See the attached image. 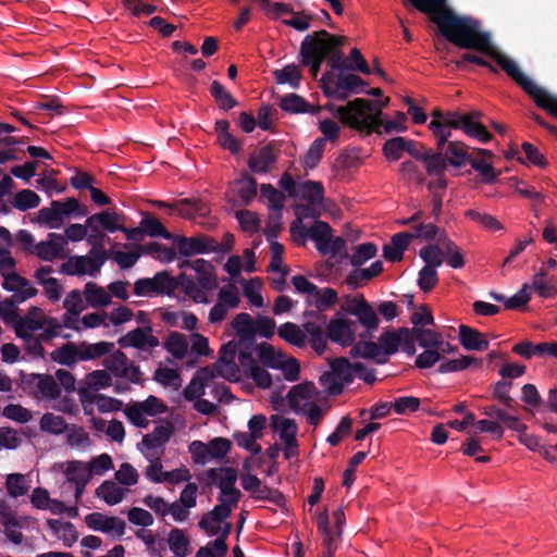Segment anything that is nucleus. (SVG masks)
<instances>
[{"mask_svg": "<svg viewBox=\"0 0 557 557\" xmlns=\"http://www.w3.org/2000/svg\"><path fill=\"white\" fill-rule=\"evenodd\" d=\"M492 37H437L435 48L438 50L445 45V40L460 49H472L493 59L536 103L557 119V97L552 96L545 89L540 88L533 81L527 77L517 63L502 54L491 42Z\"/></svg>", "mask_w": 557, "mask_h": 557, "instance_id": "nucleus-1", "label": "nucleus"}, {"mask_svg": "<svg viewBox=\"0 0 557 557\" xmlns=\"http://www.w3.org/2000/svg\"><path fill=\"white\" fill-rule=\"evenodd\" d=\"M401 348L408 356L416 354L408 327L385 331L379 337V343L360 341L350 350L352 357L372 359L377 363H386L388 357Z\"/></svg>", "mask_w": 557, "mask_h": 557, "instance_id": "nucleus-2", "label": "nucleus"}, {"mask_svg": "<svg viewBox=\"0 0 557 557\" xmlns=\"http://www.w3.org/2000/svg\"><path fill=\"white\" fill-rule=\"evenodd\" d=\"M345 37H305L300 47V63L310 66L312 76H317L323 60L327 62L332 69H341L344 66L345 60L343 53L338 49Z\"/></svg>", "mask_w": 557, "mask_h": 557, "instance_id": "nucleus-3", "label": "nucleus"}, {"mask_svg": "<svg viewBox=\"0 0 557 557\" xmlns=\"http://www.w3.org/2000/svg\"><path fill=\"white\" fill-rule=\"evenodd\" d=\"M327 108L338 117L341 123L354 129L366 131L370 134L372 132L379 133V128L384 126L381 117H370V112L373 111V102L363 98H356L345 106H330Z\"/></svg>", "mask_w": 557, "mask_h": 557, "instance_id": "nucleus-4", "label": "nucleus"}, {"mask_svg": "<svg viewBox=\"0 0 557 557\" xmlns=\"http://www.w3.org/2000/svg\"><path fill=\"white\" fill-rule=\"evenodd\" d=\"M16 335L40 333V338L48 343L60 334L61 323L55 318L47 317L38 307H32L24 317H20L14 325Z\"/></svg>", "mask_w": 557, "mask_h": 557, "instance_id": "nucleus-5", "label": "nucleus"}, {"mask_svg": "<svg viewBox=\"0 0 557 557\" xmlns=\"http://www.w3.org/2000/svg\"><path fill=\"white\" fill-rule=\"evenodd\" d=\"M469 147L458 140H451L444 150L434 151L428 164V174L445 173L448 165L460 169L470 160Z\"/></svg>", "mask_w": 557, "mask_h": 557, "instance_id": "nucleus-6", "label": "nucleus"}, {"mask_svg": "<svg viewBox=\"0 0 557 557\" xmlns=\"http://www.w3.org/2000/svg\"><path fill=\"white\" fill-rule=\"evenodd\" d=\"M37 520L30 516H21L14 510L7 500L0 509V530L5 537L14 545H21L24 542L23 529L34 527Z\"/></svg>", "mask_w": 557, "mask_h": 557, "instance_id": "nucleus-7", "label": "nucleus"}, {"mask_svg": "<svg viewBox=\"0 0 557 557\" xmlns=\"http://www.w3.org/2000/svg\"><path fill=\"white\" fill-rule=\"evenodd\" d=\"M180 286V281L161 271L153 277L139 278L134 283V294L137 296L172 295Z\"/></svg>", "mask_w": 557, "mask_h": 557, "instance_id": "nucleus-8", "label": "nucleus"}, {"mask_svg": "<svg viewBox=\"0 0 557 557\" xmlns=\"http://www.w3.org/2000/svg\"><path fill=\"white\" fill-rule=\"evenodd\" d=\"M104 368L115 377L123 379L128 383L140 384L143 382V373L134 361L122 350H115L103 359Z\"/></svg>", "mask_w": 557, "mask_h": 557, "instance_id": "nucleus-9", "label": "nucleus"}, {"mask_svg": "<svg viewBox=\"0 0 557 557\" xmlns=\"http://www.w3.org/2000/svg\"><path fill=\"white\" fill-rule=\"evenodd\" d=\"M305 322L302 327L306 333L310 336L311 347L318 351L322 352L325 348V332H326V315L323 311L320 310H306L304 312Z\"/></svg>", "mask_w": 557, "mask_h": 557, "instance_id": "nucleus-10", "label": "nucleus"}, {"mask_svg": "<svg viewBox=\"0 0 557 557\" xmlns=\"http://www.w3.org/2000/svg\"><path fill=\"white\" fill-rule=\"evenodd\" d=\"M26 385L34 389L37 398L57 399L61 395V388L54 376L50 374L30 373L24 380Z\"/></svg>", "mask_w": 557, "mask_h": 557, "instance_id": "nucleus-11", "label": "nucleus"}, {"mask_svg": "<svg viewBox=\"0 0 557 557\" xmlns=\"http://www.w3.org/2000/svg\"><path fill=\"white\" fill-rule=\"evenodd\" d=\"M412 345L416 347V342L423 348H437L443 352H455L456 347H453L448 342L444 341L443 335L436 331L426 327H412L409 329Z\"/></svg>", "mask_w": 557, "mask_h": 557, "instance_id": "nucleus-12", "label": "nucleus"}, {"mask_svg": "<svg viewBox=\"0 0 557 557\" xmlns=\"http://www.w3.org/2000/svg\"><path fill=\"white\" fill-rule=\"evenodd\" d=\"M66 246V238L62 234L49 233L46 240L35 245L33 253L44 261H52L65 257Z\"/></svg>", "mask_w": 557, "mask_h": 557, "instance_id": "nucleus-13", "label": "nucleus"}, {"mask_svg": "<svg viewBox=\"0 0 557 557\" xmlns=\"http://www.w3.org/2000/svg\"><path fill=\"white\" fill-rule=\"evenodd\" d=\"M357 324L348 319H332L326 325L325 339L338 343L342 346H350L355 341Z\"/></svg>", "mask_w": 557, "mask_h": 557, "instance_id": "nucleus-14", "label": "nucleus"}, {"mask_svg": "<svg viewBox=\"0 0 557 557\" xmlns=\"http://www.w3.org/2000/svg\"><path fill=\"white\" fill-rule=\"evenodd\" d=\"M117 343L123 348L134 347L140 350L152 349L160 345L158 337L152 333L151 326L132 330L122 336Z\"/></svg>", "mask_w": 557, "mask_h": 557, "instance_id": "nucleus-15", "label": "nucleus"}, {"mask_svg": "<svg viewBox=\"0 0 557 557\" xmlns=\"http://www.w3.org/2000/svg\"><path fill=\"white\" fill-rule=\"evenodd\" d=\"M2 287L8 292H12L13 295L11 297L17 300V302H23L38 293L37 288L27 278L16 272L3 274Z\"/></svg>", "mask_w": 557, "mask_h": 557, "instance_id": "nucleus-16", "label": "nucleus"}, {"mask_svg": "<svg viewBox=\"0 0 557 557\" xmlns=\"http://www.w3.org/2000/svg\"><path fill=\"white\" fill-rule=\"evenodd\" d=\"M88 528L104 533H114L122 536L125 532L126 523L119 517H109L101 512H91L85 517Z\"/></svg>", "mask_w": 557, "mask_h": 557, "instance_id": "nucleus-17", "label": "nucleus"}, {"mask_svg": "<svg viewBox=\"0 0 557 557\" xmlns=\"http://www.w3.org/2000/svg\"><path fill=\"white\" fill-rule=\"evenodd\" d=\"M178 252L183 256H193L208 251H218L219 243L210 236L182 237L177 244Z\"/></svg>", "mask_w": 557, "mask_h": 557, "instance_id": "nucleus-18", "label": "nucleus"}, {"mask_svg": "<svg viewBox=\"0 0 557 557\" xmlns=\"http://www.w3.org/2000/svg\"><path fill=\"white\" fill-rule=\"evenodd\" d=\"M98 263L89 256H73L61 265V272L67 275H96L100 272Z\"/></svg>", "mask_w": 557, "mask_h": 557, "instance_id": "nucleus-19", "label": "nucleus"}, {"mask_svg": "<svg viewBox=\"0 0 557 557\" xmlns=\"http://www.w3.org/2000/svg\"><path fill=\"white\" fill-rule=\"evenodd\" d=\"M349 312L357 317L358 321L366 327L367 334L361 335L362 337L370 336L371 333L379 327V318L372 306L361 298L358 301H355Z\"/></svg>", "mask_w": 557, "mask_h": 557, "instance_id": "nucleus-20", "label": "nucleus"}, {"mask_svg": "<svg viewBox=\"0 0 557 557\" xmlns=\"http://www.w3.org/2000/svg\"><path fill=\"white\" fill-rule=\"evenodd\" d=\"M482 113L473 110L463 114L462 131L463 133L475 138L481 143H487L492 139V134L486 129L485 125L481 122Z\"/></svg>", "mask_w": 557, "mask_h": 557, "instance_id": "nucleus-21", "label": "nucleus"}, {"mask_svg": "<svg viewBox=\"0 0 557 557\" xmlns=\"http://www.w3.org/2000/svg\"><path fill=\"white\" fill-rule=\"evenodd\" d=\"M271 426L278 433L285 446L298 447L296 438L298 426L293 419L285 418L281 414H273L271 417Z\"/></svg>", "mask_w": 557, "mask_h": 557, "instance_id": "nucleus-22", "label": "nucleus"}, {"mask_svg": "<svg viewBox=\"0 0 557 557\" xmlns=\"http://www.w3.org/2000/svg\"><path fill=\"white\" fill-rule=\"evenodd\" d=\"M276 159L274 147L269 144L249 156L248 166L255 173H268L271 166L276 162Z\"/></svg>", "mask_w": 557, "mask_h": 557, "instance_id": "nucleus-23", "label": "nucleus"}, {"mask_svg": "<svg viewBox=\"0 0 557 557\" xmlns=\"http://www.w3.org/2000/svg\"><path fill=\"white\" fill-rule=\"evenodd\" d=\"M459 341L467 350L485 351L490 346L481 332L463 324L459 326Z\"/></svg>", "mask_w": 557, "mask_h": 557, "instance_id": "nucleus-24", "label": "nucleus"}, {"mask_svg": "<svg viewBox=\"0 0 557 557\" xmlns=\"http://www.w3.org/2000/svg\"><path fill=\"white\" fill-rule=\"evenodd\" d=\"M232 185L235 188L242 206H248L257 196V180L246 172Z\"/></svg>", "mask_w": 557, "mask_h": 557, "instance_id": "nucleus-25", "label": "nucleus"}, {"mask_svg": "<svg viewBox=\"0 0 557 557\" xmlns=\"http://www.w3.org/2000/svg\"><path fill=\"white\" fill-rule=\"evenodd\" d=\"M232 513V506L225 503L216 505L211 511L203 513L198 525L209 535H216V530L209 528V521L214 520L216 524H221Z\"/></svg>", "mask_w": 557, "mask_h": 557, "instance_id": "nucleus-26", "label": "nucleus"}, {"mask_svg": "<svg viewBox=\"0 0 557 557\" xmlns=\"http://www.w3.org/2000/svg\"><path fill=\"white\" fill-rule=\"evenodd\" d=\"M79 356V345L73 342L63 344L54 349L50 355L54 362L66 367H74L78 361H81Z\"/></svg>", "mask_w": 557, "mask_h": 557, "instance_id": "nucleus-27", "label": "nucleus"}, {"mask_svg": "<svg viewBox=\"0 0 557 557\" xmlns=\"http://www.w3.org/2000/svg\"><path fill=\"white\" fill-rule=\"evenodd\" d=\"M124 221V215L114 211H102L99 213H95L87 218V225L92 223H97L103 230L108 232H116L122 228V224Z\"/></svg>", "mask_w": 557, "mask_h": 557, "instance_id": "nucleus-28", "label": "nucleus"}, {"mask_svg": "<svg viewBox=\"0 0 557 557\" xmlns=\"http://www.w3.org/2000/svg\"><path fill=\"white\" fill-rule=\"evenodd\" d=\"M280 108L288 113H317L320 108L312 107L305 98L297 94H289L280 101Z\"/></svg>", "mask_w": 557, "mask_h": 557, "instance_id": "nucleus-29", "label": "nucleus"}, {"mask_svg": "<svg viewBox=\"0 0 557 557\" xmlns=\"http://www.w3.org/2000/svg\"><path fill=\"white\" fill-rule=\"evenodd\" d=\"M47 524L67 547H71L78 539V533L71 522L49 519Z\"/></svg>", "mask_w": 557, "mask_h": 557, "instance_id": "nucleus-30", "label": "nucleus"}, {"mask_svg": "<svg viewBox=\"0 0 557 557\" xmlns=\"http://www.w3.org/2000/svg\"><path fill=\"white\" fill-rule=\"evenodd\" d=\"M78 345L81 361L96 360L106 355L109 356L114 348V344L111 342H99L95 344L81 342Z\"/></svg>", "mask_w": 557, "mask_h": 557, "instance_id": "nucleus-31", "label": "nucleus"}, {"mask_svg": "<svg viewBox=\"0 0 557 557\" xmlns=\"http://www.w3.org/2000/svg\"><path fill=\"white\" fill-rule=\"evenodd\" d=\"M188 339L180 332H171L163 343L164 349L175 359L183 360L188 352Z\"/></svg>", "mask_w": 557, "mask_h": 557, "instance_id": "nucleus-32", "label": "nucleus"}, {"mask_svg": "<svg viewBox=\"0 0 557 557\" xmlns=\"http://www.w3.org/2000/svg\"><path fill=\"white\" fill-rule=\"evenodd\" d=\"M84 297L87 304L92 308L106 307L111 304L112 299L110 293L94 282L86 283Z\"/></svg>", "mask_w": 557, "mask_h": 557, "instance_id": "nucleus-33", "label": "nucleus"}, {"mask_svg": "<svg viewBox=\"0 0 557 557\" xmlns=\"http://www.w3.org/2000/svg\"><path fill=\"white\" fill-rule=\"evenodd\" d=\"M125 492L126 490L119 486L114 481L107 480L96 488V496L104 500L108 505L113 506L123 500Z\"/></svg>", "mask_w": 557, "mask_h": 557, "instance_id": "nucleus-34", "label": "nucleus"}, {"mask_svg": "<svg viewBox=\"0 0 557 557\" xmlns=\"http://www.w3.org/2000/svg\"><path fill=\"white\" fill-rule=\"evenodd\" d=\"M278 336L286 343L297 347H305L307 342V333L305 329L293 322H286L277 329Z\"/></svg>", "mask_w": 557, "mask_h": 557, "instance_id": "nucleus-35", "label": "nucleus"}, {"mask_svg": "<svg viewBox=\"0 0 557 557\" xmlns=\"http://www.w3.org/2000/svg\"><path fill=\"white\" fill-rule=\"evenodd\" d=\"M173 434V426L170 422L158 425L151 433L146 434L143 437V445L147 449H154L165 444Z\"/></svg>", "mask_w": 557, "mask_h": 557, "instance_id": "nucleus-36", "label": "nucleus"}, {"mask_svg": "<svg viewBox=\"0 0 557 557\" xmlns=\"http://www.w3.org/2000/svg\"><path fill=\"white\" fill-rule=\"evenodd\" d=\"M206 475L212 483H215L221 491L226 488L231 491L237 480V472L234 468L209 469Z\"/></svg>", "mask_w": 557, "mask_h": 557, "instance_id": "nucleus-37", "label": "nucleus"}, {"mask_svg": "<svg viewBox=\"0 0 557 557\" xmlns=\"http://www.w3.org/2000/svg\"><path fill=\"white\" fill-rule=\"evenodd\" d=\"M511 388L512 382L510 380L497 381L492 386V399L497 400L505 408L516 411L518 403L510 395Z\"/></svg>", "mask_w": 557, "mask_h": 557, "instance_id": "nucleus-38", "label": "nucleus"}, {"mask_svg": "<svg viewBox=\"0 0 557 557\" xmlns=\"http://www.w3.org/2000/svg\"><path fill=\"white\" fill-rule=\"evenodd\" d=\"M307 234L315 242L318 250L325 255V246L332 236L331 226L326 222L315 221L313 225L309 227Z\"/></svg>", "mask_w": 557, "mask_h": 557, "instance_id": "nucleus-39", "label": "nucleus"}, {"mask_svg": "<svg viewBox=\"0 0 557 557\" xmlns=\"http://www.w3.org/2000/svg\"><path fill=\"white\" fill-rule=\"evenodd\" d=\"M338 300L337 292L334 288H319L317 286V294L313 293L311 298L308 299L309 305H313L317 310L325 311L332 308Z\"/></svg>", "mask_w": 557, "mask_h": 557, "instance_id": "nucleus-40", "label": "nucleus"}, {"mask_svg": "<svg viewBox=\"0 0 557 557\" xmlns=\"http://www.w3.org/2000/svg\"><path fill=\"white\" fill-rule=\"evenodd\" d=\"M355 363H350L347 358L339 357L331 361V369L337 381L343 386L350 384L355 377Z\"/></svg>", "mask_w": 557, "mask_h": 557, "instance_id": "nucleus-41", "label": "nucleus"}, {"mask_svg": "<svg viewBox=\"0 0 557 557\" xmlns=\"http://www.w3.org/2000/svg\"><path fill=\"white\" fill-rule=\"evenodd\" d=\"M58 200H53L50 207H44L38 211L37 220L40 224L50 228H60L64 224V219L58 209Z\"/></svg>", "mask_w": 557, "mask_h": 557, "instance_id": "nucleus-42", "label": "nucleus"}, {"mask_svg": "<svg viewBox=\"0 0 557 557\" xmlns=\"http://www.w3.org/2000/svg\"><path fill=\"white\" fill-rule=\"evenodd\" d=\"M383 271V263L377 260L373 262L367 269L354 270L347 276V284L354 287H358L361 285L363 281H369L377 275H380Z\"/></svg>", "mask_w": 557, "mask_h": 557, "instance_id": "nucleus-43", "label": "nucleus"}, {"mask_svg": "<svg viewBox=\"0 0 557 557\" xmlns=\"http://www.w3.org/2000/svg\"><path fill=\"white\" fill-rule=\"evenodd\" d=\"M315 387L312 383H302L294 386L287 394L288 405L292 409H299L302 400L313 397Z\"/></svg>", "mask_w": 557, "mask_h": 557, "instance_id": "nucleus-44", "label": "nucleus"}, {"mask_svg": "<svg viewBox=\"0 0 557 557\" xmlns=\"http://www.w3.org/2000/svg\"><path fill=\"white\" fill-rule=\"evenodd\" d=\"M273 76L277 84H289L293 88H298L302 78L299 66L294 63L275 70Z\"/></svg>", "mask_w": 557, "mask_h": 557, "instance_id": "nucleus-45", "label": "nucleus"}, {"mask_svg": "<svg viewBox=\"0 0 557 557\" xmlns=\"http://www.w3.org/2000/svg\"><path fill=\"white\" fill-rule=\"evenodd\" d=\"M232 326L242 339H253L256 330L255 321L248 313H238L232 321Z\"/></svg>", "mask_w": 557, "mask_h": 557, "instance_id": "nucleus-46", "label": "nucleus"}, {"mask_svg": "<svg viewBox=\"0 0 557 557\" xmlns=\"http://www.w3.org/2000/svg\"><path fill=\"white\" fill-rule=\"evenodd\" d=\"M470 366H474L475 368L482 367V360L471 357V356H462L457 359L448 360L446 362H443L438 367V372L441 373H448V372H457L462 371Z\"/></svg>", "mask_w": 557, "mask_h": 557, "instance_id": "nucleus-47", "label": "nucleus"}, {"mask_svg": "<svg viewBox=\"0 0 557 557\" xmlns=\"http://www.w3.org/2000/svg\"><path fill=\"white\" fill-rule=\"evenodd\" d=\"M168 543L175 557H186L189 548V540L181 529H172L169 533Z\"/></svg>", "mask_w": 557, "mask_h": 557, "instance_id": "nucleus-48", "label": "nucleus"}, {"mask_svg": "<svg viewBox=\"0 0 557 557\" xmlns=\"http://www.w3.org/2000/svg\"><path fill=\"white\" fill-rule=\"evenodd\" d=\"M496 301H503L507 310H517L524 307L531 298V294L528 292V285L523 287L510 298H505L503 295L495 293L491 294Z\"/></svg>", "mask_w": 557, "mask_h": 557, "instance_id": "nucleus-49", "label": "nucleus"}, {"mask_svg": "<svg viewBox=\"0 0 557 557\" xmlns=\"http://www.w3.org/2000/svg\"><path fill=\"white\" fill-rule=\"evenodd\" d=\"M210 92L219 108L223 110H231L237 106V101L231 92L225 90L224 86L219 81H213L211 83Z\"/></svg>", "mask_w": 557, "mask_h": 557, "instance_id": "nucleus-50", "label": "nucleus"}, {"mask_svg": "<svg viewBox=\"0 0 557 557\" xmlns=\"http://www.w3.org/2000/svg\"><path fill=\"white\" fill-rule=\"evenodd\" d=\"M5 488L8 494L13 498L24 496L29 491L25 475L21 473L9 474L5 480Z\"/></svg>", "mask_w": 557, "mask_h": 557, "instance_id": "nucleus-51", "label": "nucleus"}, {"mask_svg": "<svg viewBox=\"0 0 557 557\" xmlns=\"http://www.w3.org/2000/svg\"><path fill=\"white\" fill-rule=\"evenodd\" d=\"M298 195L311 205H318L323 200V186L319 182L308 181L300 186Z\"/></svg>", "mask_w": 557, "mask_h": 557, "instance_id": "nucleus-52", "label": "nucleus"}, {"mask_svg": "<svg viewBox=\"0 0 557 557\" xmlns=\"http://www.w3.org/2000/svg\"><path fill=\"white\" fill-rule=\"evenodd\" d=\"M39 423L42 431L51 434H61L67 429L64 418L51 412L45 413Z\"/></svg>", "mask_w": 557, "mask_h": 557, "instance_id": "nucleus-53", "label": "nucleus"}, {"mask_svg": "<svg viewBox=\"0 0 557 557\" xmlns=\"http://www.w3.org/2000/svg\"><path fill=\"white\" fill-rule=\"evenodd\" d=\"M65 475L67 481L73 482L74 484L89 482L91 479V474L87 465L81 461L69 462L65 470Z\"/></svg>", "mask_w": 557, "mask_h": 557, "instance_id": "nucleus-54", "label": "nucleus"}, {"mask_svg": "<svg viewBox=\"0 0 557 557\" xmlns=\"http://www.w3.org/2000/svg\"><path fill=\"white\" fill-rule=\"evenodd\" d=\"M465 215L480 224L485 230L495 232L504 228L503 224L492 214L471 209L466 211Z\"/></svg>", "mask_w": 557, "mask_h": 557, "instance_id": "nucleus-55", "label": "nucleus"}, {"mask_svg": "<svg viewBox=\"0 0 557 557\" xmlns=\"http://www.w3.org/2000/svg\"><path fill=\"white\" fill-rule=\"evenodd\" d=\"M182 281H180V286H182L184 293L190 297L195 302L207 304L209 299L206 294V289L199 286L194 280L182 275Z\"/></svg>", "mask_w": 557, "mask_h": 557, "instance_id": "nucleus-56", "label": "nucleus"}, {"mask_svg": "<svg viewBox=\"0 0 557 557\" xmlns=\"http://www.w3.org/2000/svg\"><path fill=\"white\" fill-rule=\"evenodd\" d=\"M325 139L317 138L304 157L305 169H314L323 157Z\"/></svg>", "mask_w": 557, "mask_h": 557, "instance_id": "nucleus-57", "label": "nucleus"}, {"mask_svg": "<svg viewBox=\"0 0 557 557\" xmlns=\"http://www.w3.org/2000/svg\"><path fill=\"white\" fill-rule=\"evenodd\" d=\"M203 208L205 206L201 202L190 199H183L174 203V210L178 215L188 220L195 219L197 214H205Z\"/></svg>", "mask_w": 557, "mask_h": 557, "instance_id": "nucleus-58", "label": "nucleus"}, {"mask_svg": "<svg viewBox=\"0 0 557 557\" xmlns=\"http://www.w3.org/2000/svg\"><path fill=\"white\" fill-rule=\"evenodd\" d=\"M262 287V281L259 277H253L244 283V295L251 305L257 308L263 306V298L260 294Z\"/></svg>", "mask_w": 557, "mask_h": 557, "instance_id": "nucleus-59", "label": "nucleus"}, {"mask_svg": "<svg viewBox=\"0 0 557 557\" xmlns=\"http://www.w3.org/2000/svg\"><path fill=\"white\" fill-rule=\"evenodd\" d=\"M85 383L88 388L99 391L112 385V377L108 370H95L88 373L85 377Z\"/></svg>", "mask_w": 557, "mask_h": 557, "instance_id": "nucleus-60", "label": "nucleus"}, {"mask_svg": "<svg viewBox=\"0 0 557 557\" xmlns=\"http://www.w3.org/2000/svg\"><path fill=\"white\" fill-rule=\"evenodd\" d=\"M261 196L267 198L269 208L281 211L284 207L285 196L271 184H262L260 187Z\"/></svg>", "mask_w": 557, "mask_h": 557, "instance_id": "nucleus-61", "label": "nucleus"}, {"mask_svg": "<svg viewBox=\"0 0 557 557\" xmlns=\"http://www.w3.org/2000/svg\"><path fill=\"white\" fill-rule=\"evenodd\" d=\"M39 202L40 198L35 191L23 189L15 195L13 206L21 211H27L38 207Z\"/></svg>", "mask_w": 557, "mask_h": 557, "instance_id": "nucleus-62", "label": "nucleus"}, {"mask_svg": "<svg viewBox=\"0 0 557 557\" xmlns=\"http://www.w3.org/2000/svg\"><path fill=\"white\" fill-rule=\"evenodd\" d=\"M153 379L164 386H174L175 388L181 386L182 381L180 372L176 369L161 366L154 371Z\"/></svg>", "mask_w": 557, "mask_h": 557, "instance_id": "nucleus-63", "label": "nucleus"}, {"mask_svg": "<svg viewBox=\"0 0 557 557\" xmlns=\"http://www.w3.org/2000/svg\"><path fill=\"white\" fill-rule=\"evenodd\" d=\"M140 225L143 226L144 233L148 234L151 237H163L165 239L171 238L170 232L154 216L144 218Z\"/></svg>", "mask_w": 557, "mask_h": 557, "instance_id": "nucleus-64", "label": "nucleus"}]
</instances>
